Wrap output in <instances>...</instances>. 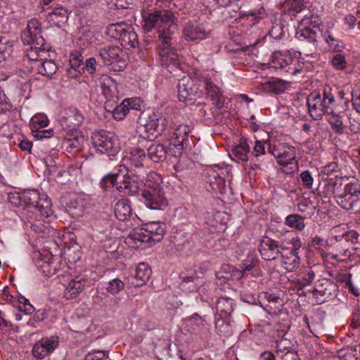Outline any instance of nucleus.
I'll use <instances>...</instances> for the list:
<instances>
[{"label": "nucleus", "mask_w": 360, "mask_h": 360, "mask_svg": "<svg viewBox=\"0 0 360 360\" xmlns=\"http://www.w3.org/2000/svg\"><path fill=\"white\" fill-rule=\"evenodd\" d=\"M290 345V341L287 339H281L280 340L276 341V354L278 356H281V355L285 354L286 351L291 350Z\"/></svg>", "instance_id": "obj_55"}, {"label": "nucleus", "mask_w": 360, "mask_h": 360, "mask_svg": "<svg viewBox=\"0 0 360 360\" xmlns=\"http://www.w3.org/2000/svg\"><path fill=\"white\" fill-rule=\"evenodd\" d=\"M58 69L55 62L52 60H46L38 66L37 71L39 74L51 77L53 75Z\"/></svg>", "instance_id": "obj_38"}, {"label": "nucleus", "mask_w": 360, "mask_h": 360, "mask_svg": "<svg viewBox=\"0 0 360 360\" xmlns=\"http://www.w3.org/2000/svg\"><path fill=\"white\" fill-rule=\"evenodd\" d=\"M122 53V50L117 46H105L100 49L99 56L105 65L117 61Z\"/></svg>", "instance_id": "obj_31"}, {"label": "nucleus", "mask_w": 360, "mask_h": 360, "mask_svg": "<svg viewBox=\"0 0 360 360\" xmlns=\"http://www.w3.org/2000/svg\"><path fill=\"white\" fill-rule=\"evenodd\" d=\"M281 252L289 250H300L302 246L300 238L292 231H287L278 237L277 240Z\"/></svg>", "instance_id": "obj_18"}, {"label": "nucleus", "mask_w": 360, "mask_h": 360, "mask_svg": "<svg viewBox=\"0 0 360 360\" xmlns=\"http://www.w3.org/2000/svg\"><path fill=\"white\" fill-rule=\"evenodd\" d=\"M319 32L309 26L299 28L296 32V37L300 40H307L309 42L315 43Z\"/></svg>", "instance_id": "obj_33"}, {"label": "nucleus", "mask_w": 360, "mask_h": 360, "mask_svg": "<svg viewBox=\"0 0 360 360\" xmlns=\"http://www.w3.org/2000/svg\"><path fill=\"white\" fill-rule=\"evenodd\" d=\"M58 337L42 338L32 348V354L37 359H42L53 352L58 346Z\"/></svg>", "instance_id": "obj_16"}, {"label": "nucleus", "mask_w": 360, "mask_h": 360, "mask_svg": "<svg viewBox=\"0 0 360 360\" xmlns=\"http://www.w3.org/2000/svg\"><path fill=\"white\" fill-rule=\"evenodd\" d=\"M284 7L288 8L290 13L291 11L295 13L292 14L295 15L302 11L305 6L304 0H285Z\"/></svg>", "instance_id": "obj_48"}, {"label": "nucleus", "mask_w": 360, "mask_h": 360, "mask_svg": "<svg viewBox=\"0 0 360 360\" xmlns=\"http://www.w3.org/2000/svg\"><path fill=\"white\" fill-rule=\"evenodd\" d=\"M221 271H224L226 274H230L233 278L235 279H240L244 276V274L245 273L243 269L239 270L236 269L234 266H231L229 264H224L221 266Z\"/></svg>", "instance_id": "obj_51"}, {"label": "nucleus", "mask_w": 360, "mask_h": 360, "mask_svg": "<svg viewBox=\"0 0 360 360\" xmlns=\"http://www.w3.org/2000/svg\"><path fill=\"white\" fill-rule=\"evenodd\" d=\"M300 24L302 26H309L311 28L316 30L318 32H321L319 28V22L314 18H306L302 19Z\"/></svg>", "instance_id": "obj_60"}, {"label": "nucleus", "mask_w": 360, "mask_h": 360, "mask_svg": "<svg viewBox=\"0 0 360 360\" xmlns=\"http://www.w3.org/2000/svg\"><path fill=\"white\" fill-rule=\"evenodd\" d=\"M250 148L245 139H240L239 143L233 147L229 153L230 157L235 161L247 162L250 160Z\"/></svg>", "instance_id": "obj_23"}, {"label": "nucleus", "mask_w": 360, "mask_h": 360, "mask_svg": "<svg viewBox=\"0 0 360 360\" xmlns=\"http://www.w3.org/2000/svg\"><path fill=\"white\" fill-rule=\"evenodd\" d=\"M100 84L105 99H119L117 84L113 79L108 75H102Z\"/></svg>", "instance_id": "obj_22"}, {"label": "nucleus", "mask_w": 360, "mask_h": 360, "mask_svg": "<svg viewBox=\"0 0 360 360\" xmlns=\"http://www.w3.org/2000/svg\"><path fill=\"white\" fill-rule=\"evenodd\" d=\"M191 133V127L186 124H181L175 129L169 139L170 144L181 150L184 146L188 145V134Z\"/></svg>", "instance_id": "obj_21"}, {"label": "nucleus", "mask_w": 360, "mask_h": 360, "mask_svg": "<svg viewBox=\"0 0 360 360\" xmlns=\"http://www.w3.org/2000/svg\"><path fill=\"white\" fill-rule=\"evenodd\" d=\"M299 253L300 250L295 251V250L281 252L279 256L282 258L281 262L286 270L291 271L299 267L300 262Z\"/></svg>", "instance_id": "obj_26"}, {"label": "nucleus", "mask_w": 360, "mask_h": 360, "mask_svg": "<svg viewBox=\"0 0 360 360\" xmlns=\"http://www.w3.org/2000/svg\"><path fill=\"white\" fill-rule=\"evenodd\" d=\"M300 177L303 184L307 188H311L314 182L311 172L309 170H305L301 173Z\"/></svg>", "instance_id": "obj_62"}, {"label": "nucleus", "mask_w": 360, "mask_h": 360, "mask_svg": "<svg viewBox=\"0 0 360 360\" xmlns=\"http://www.w3.org/2000/svg\"><path fill=\"white\" fill-rule=\"evenodd\" d=\"M203 84V91L212 101V104L218 109H221L224 105V98L220 93L219 87L215 85L210 79L203 77L201 79Z\"/></svg>", "instance_id": "obj_20"}, {"label": "nucleus", "mask_w": 360, "mask_h": 360, "mask_svg": "<svg viewBox=\"0 0 360 360\" xmlns=\"http://www.w3.org/2000/svg\"><path fill=\"white\" fill-rule=\"evenodd\" d=\"M174 18V14L170 10L153 8L143 15L142 28L145 32H150L157 28L159 40H162L163 44L166 46L170 44L177 30Z\"/></svg>", "instance_id": "obj_1"}, {"label": "nucleus", "mask_w": 360, "mask_h": 360, "mask_svg": "<svg viewBox=\"0 0 360 360\" xmlns=\"http://www.w3.org/2000/svg\"><path fill=\"white\" fill-rule=\"evenodd\" d=\"M91 141L97 153L106 155L110 160H113L120 150L118 137L108 131L100 130L94 132L91 136Z\"/></svg>", "instance_id": "obj_9"}, {"label": "nucleus", "mask_w": 360, "mask_h": 360, "mask_svg": "<svg viewBox=\"0 0 360 360\" xmlns=\"http://www.w3.org/2000/svg\"><path fill=\"white\" fill-rule=\"evenodd\" d=\"M227 317H220L215 321V328L219 335L229 337L232 334L231 320Z\"/></svg>", "instance_id": "obj_34"}, {"label": "nucleus", "mask_w": 360, "mask_h": 360, "mask_svg": "<svg viewBox=\"0 0 360 360\" xmlns=\"http://www.w3.org/2000/svg\"><path fill=\"white\" fill-rule=\"evenodd\" d=\"M203 77L195 74L193 76L184 77L178 82V97L180 101L187 105L194 104L203 94Z\"/></svg>", "instance_id": "obj_6"}, {"label": "nucleus", "mask_w": 360, "mask_h": 360, "mask_svg": "<svg viewBox=\"0 0 360 360\" xmlns=\"http://www.w3.org/2000/svg\"><path fill=\"white\" fill-rule=\"evenodd\" d=\"M168 121L160 112L148 115L147 122L138 127L136 131L139 135V143L145 141H153L158 136L164 134L167 130Z\"/></svg>", "instance_id": "obj_7"}, {"label": "nucleus", "mask_w": 360, "mask_h": 360, "mask_svg": "<svg viewBox=\"0 0 360 360\" xmlns=\"http://www.w3.org/2000/svg\"><path fill=\"white\" fill-rule=\"evenodd\" d=\"M330 117L328 119V122L331 126V128L335 133L342 134L344 132V124L342 120V116L340 113H335L333 110V113H330Z\"/></svg>", "instance_id": "obj_40"}, {"label": "nucleus", "mask_w": 360, "mask_h": 360, "mask_svg": "<svg viewBox=\"0 0 360 360\" xmlns=\"http://www.w3.org/2000/svg\"><path fill=\"white\" fill-rule=\"evenodd\" d=\"M24 207L28 212L37 214L43 218L49 217L52 213L51 202L45 194H40L37 190H25L22 192Z\"/></svg>", "instance_id": "obj_8"}, {"label": "nucleus", "mask_w": 360, "mask_h": 360, "mask_svg": "<svg viewBox=\"0 0 360 360\" xmlns=\"http://www.w3.org/2000/svg\"><path fill=\"white\" fill-rule=\"evenodd\" d=\"M360 199V184L356 181L345 182L336 202L346 210H352Z\"/></svg>", "instance_id": "obj_12"}, {"label": "nucleus", "mask_w": 360, "mask_h": 360, "mask_svg": "<svg viewBox=\"0 0 360 360\" xmlns=\"http://www.w3.org/2000/svg\"><path fill=\"white\" fill-rule=\"evenodd\" d=\"M129 105L128 100H123L119 105H115V108L114 109V112L112 114L113 117L118 120H122L129 112Z\"/></svg>", "instance_id": "obj_46"}, {"label": "nucleus", "mask_w": 360, "mask_h": 360, "mask_svg": "<svg viewBox=\"0 0 360 360\" xmlns=\"http://www.w3.org/2000/svg\"><path fill=\"white\" fill-rule=\"evenodd\" d=\"M124 288V282L117 278L110 281L108 283V286L106 287L107 291L113 295L118 294L120 292L123 290Z\"/></svg>", "instance_id": "obj_47"}, {"label": "nucleus", "mask_w": 360, "mask_h": 360, "mask_svg": "<svg viewBox=\"0 0 360 360\" xmlns=\"http://www.w3.org/2000/svg\"><path fill=\"white\" fill-rule=\"evenodd\" d=\"M8 201L15 207L23 206L22 193H13L8 194Z\"/></svg>", "instance_id": "obj_59"}, {"label": "nucleus", "mask_w": 360, "mask_h": 360, "mask_svg": "<svg viewBox=\"0 0 360 360\" xmlns=\"http://www.w3.org/2000/svg\"><path fill=\"white\" fill-rule=\"evenodd\" d=\"M277 240L268 236L264 237L259 243V251L262 259L266 261L276 259L281 253Z\"/></svg>", "instance_id": "obj_17"}, {"label": "nucleus", "mask_w": 360, "mask_h": 360, "mask_svg": "<svg viewBox=\"0 0 360 360\" xmlns=\"http://www.w3.org/2000/svg\"><path fill=\"white\" fill-rule=\"evenodd\" d=\"M175 44L176 39L173 38L170 41V44L165 46L163 44L162 40L160 41L158 44L162 64L167 68H177L179 65L178 56L176 53V50L174 47Z\"/></svg>", "instance_id": "obj_15"}, {"label": "nucleus", "mask_w": 360, "mask_h": 360, "mask_svg": "<svg viewBox=\"0 0 360 360\" xmlns=\"http://www.w3.org/2000/svg\"><path fill=\"white\" fill-rule=\"evenodd\" d=\"M184 36L187 41H197L207 37V32L201 25H190L184 30Z\"/></svg>", "instance_id": "obj_30"}, {"label": "nucleus", "mask_w": 360, "mask_h": 360, "mask_svg": "<svg viewBox=\"0 0 360 360\" xmlns=\"http://www.w3.org/2000/svg\"><path fill=\"white\" fill-rule=\"evenodd\" d=\"M285 25L281 22H276L269 31V35L274 39L280 40L285 34Z\"/></svg>", "instance_id": "obj_49"}, {"label": "nucleus", "mask_w": 360, "mask_h": 360, "mask_svg": "<svg viewBox=\"0 0 360 360\" xmlns=\"http://www.w3.org/2000/svg\"><path fill=\"white\" fill-rule=\"evenodd\" d=\"M86 283V280L81 276L72 278L65 290L64 297L68 300L77 297L83 291Z\"/></svg>", "instance_id": "obj_24"}, {"label": "nucleus", "mask_w": 360, "mask_h": 360, "mask_svg": "<svg viewBox=\"0 0 360 360\" xmlns=\"http://www.w3.org/2000/svg\"><path fill=\"white\" fill-rule=\"evenodd\" d=\"M38 266L46 276H53L58 271L56 266L53 265V262L50 260H41L39 262Z\"/></svg>", "instance_id": "obj_45"}, {"label": "nucleus", "mask_w": 360, "mask_h": 360, "mask_svg": "<svg viewBox=\"0 0 360 360\" xmlns=\"http://www.w3.org/2000/svg\"><path fill=\"white\" fill-rule=\"evenodd\" d=\"M346 181L347 180L343 177L338 176L328 178L325 181L324 192L326 195H333L334 198L337 200Z\"/></svg>", "instance_id": "obj_25"}, {"label": "nucleus", "mask_w": 360, "mask_h": 360, "mask_svg": "<svg viewBox=\"0 0 360 360\" xmlns=\"http://www.w3.org/2000/svg\"><path fill=\"white\" fill-rule=\"evenodd\" d=\"M359 237V234L354 230L347 231L341 236H335V239L338 241L345 240L347 242H351L352 243H355L357 242L358 238Z\"/></svg>", "instance_id": "obj_54"}, {"label": "nucleus", "mask_w": 360, "mask_h": 360, "mask_svg": "<svg viewBox=\"0 0 360 360\" xmlns=\"http://www.w3.org/2000/svg\"><path fill=\"white\" fill-rule=\"evenodd\" d=\"M292 60L290 56H285L281 53H275L271 60L272 67L275 68H283Z\"/></svg>", "instance_id": "obj_43"}, {"label": "nucleus", "mask_w": 360, "mask_h": 360, "mask_svg": "<svg viewBox=\"0 0 360 360\" xmlns=\"http://www.w3.org/2000/svg\"><path fill=\"white\" fill-rule=\"evenodd\" d=\"M162 178L157 173H150L144 183L141 197L146 205L151 210H164L167 201L162 186Z\"/></svg>", "instance_id": "obj_3"}, {"label": "nucleus", "mask_w": 360, "mask_h": 360, "mask_svg": "<svg viewBox=\"0 0 360 360\" xmlns=\"http://www.w3.org/2000/svg\"><path fill=\"white\" fill-rule=\"evenodd\" d=\"M108 5L114 4L117 9H129L134 5V0H105Z\"/></svg>", "instance_id": "obj_53"}, {"label": "nucleus", "mask_w": 360, "mask_h": 360, "mask_svg": "<svg viewBox=\"0 0 360 360\" xmlns=\"http://www.w3.org/2000/svg\"><path fill=\"white\" fill-rule=\"evenodd\" d=\"M258 262L259 259L256 255L249 254L243 262L242 268L245 272L250 271L258 264Z\"/></svg>", "instance_id": "obj_50"}, {"label": "nucleus", "mask_w": 360, "mask_h": 360, "mask_svg": "<svg viewBox=\"0 0 360 360\" xmlns=\"http://www.w3.org/2000/svg\"><path fill=\"white\" fill-rule=\"evenodd\" d=\"M326 99L321 98L319 91H312L307 98V105L310 115L314 120L321 119L324 114L333 113L335 104H329Z\"/></svg>", "instance_id": "obj_11"}, {"label": "nucleus", "mask_w": 360, "mask_h": 360, "mask_svg": "<svg viewBox=\"0 0 360 360\" xmlns=\"http://www.w3.org/2000/svg\"><path fill=\"white\" fill-rule=\"evenodd\" d=\"M217 312L221 317H229L232 311L233 301L228 297H220L216 304Z\"/></svg>", "instance_id": "obj_32"}, {"label": "nucleus", "mask_w": 360, "mask_h": 360, "mask_svg": "<svg viewBox=\"0 0 360 360\" xmlns=\"http://www.w3.org/2000/svg\"><path fill=\"white\" fill-rule=\"evenodd\" d=\"M68 212L73 218H79L83 215L84 207L77 202H70L68 206Z\"/></svg>", "instance_id": "obj_52"}, {"label": "nucleus", "mask_w": 360, "mask_h": 360, "mask_svg": "<svg viewBox=\"0 0 360 360\" xmlns=\"http://www.w3.org/2000/svg\"><path fill=\"white\" fill-rule=\"evenodd\" d=\"M84 136H77L74 138H70L67 139L65 143L67 146V148L79 150L82 143L84 142Z\"/></svg>", "instance_id": "obj_58"}, {"label": "nucleus", "mask_w": 360, "mask_h": 360, "mask_svg": "<svg viewBox=\"0 0 360 360\" xmlns=\"http://www.w3.org/2000/svg\"><path fill=\"white\" fill-rule=\"evenodd\" d=\"M70 68L84 72V63H83V57L79 52L72 53L69 60Z\"/></svg>", "instance_id": "obj_44"}, {"label": "nucleus", "mask_w": 360, "mask_h": 360, "mask_svg": "<svg viewBox=\"0 0 360 360\" xmlns=\"http://www.w3.org/2000/svg\"><path fill=\"white\" fill-rule=\"evenodd\" d=\"M21 40L25 45L30 46V50H27V56L31 60H37L39 52L49 49L41 36V24L37 19L27 22L26 29L21 33Z\"/></svg>", "instance_id": "obj_4"}, {"label": "nucleus", "mask_w": 360, "mask_h": 360, "mask_svg": "<svg viewBox=\"0 0 360 360\" xmlns=\"http://www.w3.org/2000/svg\"><path fill=\"white\" fill-rule=\"evenodd\" d=\"M268 145H271L269 141H256L253 150L250 154V161L258 162L255 164L259 168H267L272 163V158L268 152Z\"/></svg>", "instance_id": "obj_14"}, {"label": "nucleus", "mask_w": 360, "mask_h": 360, "mask_svg": "<svg viewBox=\"0 0 360 360\" xmlns=\"http://www.w3.org/2000/svg\"><path fill=\"white\" fill-rule=\"evenodd\" d=\"M167 153V148L162 143H154L147 148V155L155 163L165 162Z\"/></svg>", "instance_id": "obj_27"}, {"label": "nucleus", "mask_w": 360, "mask_h": 360, "mask_svg": "<svg viewBox=\"0 0 360 360\" xmlns=\"http://www.w3.org/2000/svg\"><path fill=\"white\" fill-rule=\"evenodd\" d=\"M44 162L50 175H53L55 173H56L58 169L56 167V161L52 155L46 156L44 159Z\"/></svg>", "instance_id": "obj_61"}, {"label": "nucleus", "mask_w": 360, "mask_h": 360, "mask_svg": "<svg viewBox=\"0 0 360 360\" xmlns=\"http://www.w3.org/2000/svg\"><path fill=\"white\" fill-rule=\"evenodd\" d=\"M106 34L119 41L122 46L135 47L138 43L137 34L134 28L125 22L110 24L107 28Z\"/></svg>", "instance_id": "obj_10"}, {"label": "nucleus", "mask_w": 360, "mask_h": 360, "mask_svg": "<svg viewBox=\"0 0 360 360\" xmlns=\"http://www.w3.org/2000/svg\"><path fill=\"white\" fill-rule=\"evenodd\" d=\"M111 185L125 195L134 196L139 192V183L129 173L128 168L122 165L115 168L114 172L105 174L100 181L101 187L108 190Z\"/></svg>", "instance_id": "obj_2"}, {"label": "nucleus", "mask_w": 360, "mask_h": 360, "mask_svg": "<svg viewBox=\"0 0 360 360\" xmlns=\"http://www.w3.org/2000/svg\"><path fill=\"white\" fill-rule=\"evenodd\" d=\"M114 211L118 220L122 221L129 220L132 215L130 201L126 198L119 200L115 205Z\"/></svg>", "instance_id": "obj_29"}, {"label": "nucleus", "mask_w": 360, "mask_h": 360, "mask_svg": "<svg viewBox=\"0 0 360 360\" xmlns=\"http://www.w3.org/2000/svg\"><path fill=\"white\" fill-rule=\"evenodd\" d=\"M268 152L270 154V157H274L277 160L278 165H282L285 161L296 160L295 148L287 143L268 145Z\"/></svg>", "instance_id": "obj_13"}, {"label": "nucleus", "mask_w": 360, "mask_h": 360, "mask_svg": "<svg viewBox=\"0 0 360 360\" xmlns=\"http://www.w3.org/2000/svg\"><path fill=\"white\" fill-rule=\"evenodd\" d=\"M316 277L315 272L311 269H308L302 273V275L297 280V284L300 288L311 285Z\"/></svg>", "instance_id": "obj_42"}, {"label": "nucleus", "mask_w": 360, "mask_h": 360, "mask_svg": "<svg viewBox=\"0 0 360 360\" xmlns=\"http://www.w3.org/2000/svg\"><path fill=\"white\" fill-rule=\"evenodd\" d=\"M279 165L282 167L283 172L287 174H292L298 169V161L297 159L292 161H285V162Z\"/></svg>", "instance_id": "obj_56"}, {"label": "nucleus", "mask_w": 360, "mask_h": 360, "mask_svg": "<svg viewBox=\"0 0 360 360\" xmlns=\"http://www.w3.org/2000/svg\"><path fill=\"white\" fill-rule=\"evenodd\" d=\"M286 83L283 79L272 78L264 84L265 90L276 94L283 93L286 89Z\"/></svg>", "instance_id": "obj_36"}, {"label": "nucleus", "mask_w": 360, "mask_h": 360, "mask_svg": "<svg viewBox=\"0 0 360 360\" xmlns=\"http://www.w3.org/2000/svg\"><path fill=\"white\" fill-rule=\"evenodd\" d=\"M335 289L333 283L328 280H322L316 284L311 291L317 304H322L333 295Z\"/></svg>", "instance_id": "obj_19"}, {"label": "nucleus", "mask_w": 360, "mask_h": 360, "mask_svg": "<svg viewBox=\"0 0 360 360\" xmlns=\"http://www.w3.org/2000/svg\"><path fill=\"white\" fill-rule=\"evenodd\" d=\"M304 219V217L299 214H289L285 217V224L291 228L295 229L297 231H301L305 227Z\"/></svg>", "instance_id": "obj_37"}, {"label": "nucleus", "mask_w": 360, "mask_h": 360, "mask_svg": "<svg viewBox=\"0 0 360 360\" xmlns=\"http://www.w3.org/2000/svg\"><path fill=\"white\" fill-rule=\"evenodd\" d=\"M152 271L148 264L140 263L136 269L135 274L131 279V284L136 287L143 286L150 278Z\"/></svg>", "instance_id": "obj_28"}, {"label": "nucleus", "mask_w": 360, "mask_h": 360, "mask_svg": "<svg viewBox=\"0 0 360 360\" xmlns=\"http://www.w3.org/2000/svg\"><path fill=\"white\" fill-rule=\"evenodd\" d=\"M352 96L353 106L358 112H360V89L352 92Z\"/></svg>", "instance_id": "obj_64"}, {"label": "nucleus", "mask_w": 360, "mask_h": 360, "mask_svg": "<svg viewBox=\"0 0 360 360\" xmlns=\"http://www.w3.org/2000/svg\"><path fill=\"white\" fill-rule=\"evenodd\" d=\"M332 65L337 70H343L346 68V60L345 56L341 53L335 54L331 60Z\"/></svg>", "instance_id": "obj_57"}, {"label": "nucleus", "mask_w": 360, "mask_h": 360, "mask_svg": "<svg viewBox=\"0 0 360 360\" xmlns=\"http://www.w3.org/2000/svg\"><path fill=\"white\" fill-rule=\"evenodd\" d=\"M146 154L144 150L140 148H134L131 152L130 162L135 167H141L143 166V161L145 160Z\"/></svg>", "instance_id": "obj_39"}, {"label": "nucleus", "mask_w": 360, "mask_h": 360, "mask_svg": "<svg viewBox=\"0 0 360 360\" xmlns=\"http://www.w3.org/2000/svg\"><path fill=\"white\" fill-rule=\"evenodd\" d=\"M165 231V224L159 221H153L145 224L141 228L134 229L127 238L129 244L137 245L143 243L151 244L160 242Z\"/></svg>", "instance_id": "obj_5"}, {"label": "nucleus", "mask_w": 360, "mask_h": 360, "mask_svg": "<svg viewBox=\"0 0 360 360\" xmlns=\"http://www.w3.org/2000/svg\"><path fill=\"white\" fill-rule=\"evenodd\" d=\"M30 228L34 233L40 235L41 238L49 236L54 232L53 228L41 223L39 220L32 223Z\"/></svg>", "instance_id": "obj_41"}, {"label": "nucleus", "mask_w": 360, "mask_h": 360, "mask_svg": "<svg viewBox=\"0 0 360 360\" xmlns=\"http://www.w3.org/2000/svg\"><path fill=\"white\" fill-rule=\"evenodd\" d=\"M85 360H106L105 353L103 351H97L88 354Z\"/></svg>", "instance_id": "obj_63"}, {"label": "nucleus", "mask_w": 360, "mask_h": 360, "mask_svg": "<svg viewBox=\"0 0 360 360\" xmlns=\"http://www.w3.org/2000/svg\"><path fill=\"white\" fill-rule=\"evenodd\" d=\"M267 16V13L264 9V6H259L251 9L248 11H240L239 18H243L245 17H252L254 20V23L259 22L260 20L264 19Z\"/></svg>", "instance_id": "obj_35"}]
</instances>
